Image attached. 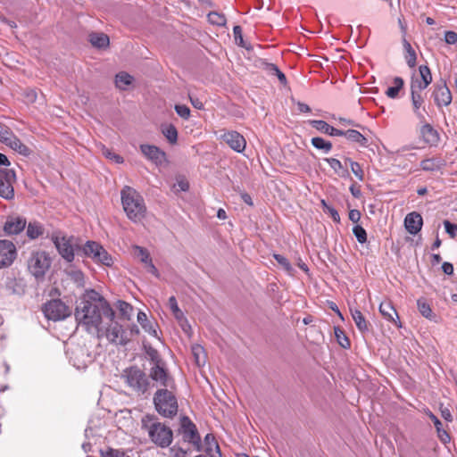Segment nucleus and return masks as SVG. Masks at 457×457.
I'll return each mask as SVG.
<instances>
[{
    "label": "nucleus",
    "instance_id": "1",
    "mask_svg": "<svg viewBox=\"0 0 457 457\" xmlns=\"http://www.w3.org/2000/svg\"><path fill=\"white\" fill-rule=\"evenodd\" d=\"M123 210L133 222H140L145 216L146 207L141 195L130 187H124L120 192Z\"/></svg>",
    "mask_w": 457,
    "mask_h": 457
},
{
    "label": "nucleus",
    "instance_id": "2",
    "mask_svg": "<svg viewBox=\"0 0 457 457\" xmlns=\"http://www.w3.org/2000/svg\"><path fill=\"white\" fill-rule=\"evenodd\" d=\"M103 308L87 303L79 304L76 308L75 317L80 326L90 333H99L102 323Z\"/></svg>",
    "mask_w": 457,
    "mask_h": 457
},
{
    "label": "nucleus",
    "instance_id": "3",
    "mask_svg": "<svg viewBox=\"0 0 457 457\" xmlns=\"http://www.w3.org/2000/svg\"><path fill=\"white\" fill-rule=\"evenodd\" d=\"M154 402L156 411L163 417H172L177 414V399L168 389L158 390L154 395Z\"/></svg>",
    "mask_w": 457,
    "mask_h": 457
},
{
    "label": "nucleus",
    "instance_id": "4",
    "mask_svg": "<svg viewBox=\"0 0 457 457\" xmlns=\"http://www.w3.org/2000/svg\"><path fill=\"white\" fill-rule=\"evenodd\" d=\"M50 266L51 258L44 251L32 252L27 260L28 270L37 279L44 278Z\"/></svg>",
    "mask_w": 457,
    "mask_h": 457
},
{
    "label": "nucleus",
    "instance_id": "5",
    "mask_svg": "<svg viewBox=\"0 0 457 457\" xmlns=\"http://www.w3.org/2000/svg\"><path fill=\"white\" fill-rule=\"evenodd\" d=\"M125 383L137 395L144 394L149 386L148 378L144 371L137 367H130L123 371Z\"/></svg>",
    "mask_w": 457,
    "mask_h": 457
},
{
    "label": "nucleus",
    "instance_id": "6",
    "mask_svg": "<svg viewBox=\"0 0 457 457\" xmlns=\"http://www.w3.org/2000/svg\"><path fill=\"white\" fill-rule=\"evenodd\" d=\"M147 428L148 436L151 440L160 447H168L172 442L171 429L160 422H154Z\"/></svg>",
    "mask_w": 457,
    "mask_h": 457
},
{
    "label": "nucleus",
    "instance_id": "7",
    "mask_svg": "<svg viewBox=\"0 0 457 457\" xmlns=\"http://www.w3.org/2000/svg\"><path fill=\"white\" fill-rule=\"evenodd\" d=\"M114 316L110 319L106 318L110 323L106 328H101V331L97 334L98 337H105L110 343L116 345H125L128 342L126 332L122 326L117 321L113 320Z\"/></svg>",
    "mask_w": 457,
    "mask_h": 457
},
{
    "label": "nucleus",
    "instance_id": "8",
    "mask_svg": "<svg viewBox=\"0 0 457 457\" xmlns=\"http://www.w3.org/2000/svg\"><path fill=\"white\" fill-rule=\"evenodd\" d=\"M84 253L91 258L96 263L111 267L113 264L112 257L99 244L88 241L83 247Z\"/></svg>",
    "mask_w": 457,
    "mask_h": 457
},
{
    "label": "nucleus",
    "instance_id": "9",
    "mask_svg": "<svg viewBox=\"0 0 457 457\" xmlns=\"http://www.w3.org/2000/svg\"><path fill=\"white\" fill-rule=\"evenodd\" d=\"M52 240L62 257L69 262L74 260L76 244L72 237H66L61 233L53 235Z\"/></svg>",
    "mask_w": 457,
    "mask_h": 457
},
{
    "label": "nucleus",
    "instance_id": "10",
    "mask_svg": "<svg viewBox=\"0 0 457 457\" xmlns=\"http://www.w3.org/2000/svg\"><path fill=\"white\" fill-rule=\"evenodd\" d=\"M43 312L48 320H61L71 315L70 308L61 300L49 301L44 305Z\"/></svg>",
    "mask_w": 457,
    "mask_h": 457
},
{
    "label": "nucleus",
    "instance_id": "11",
    "mask_svg": "<svg viewBox=\"0 0 457 457\" xmlns=\"http://www.w3.org/2000/svg\"><path fill=\"white\" fill-rule=\"evenodd\" d=\"M0 142L22 155H29V149L5 125L0 123Z\"/></svg>",
    "mask_w": 457,
    "mask_h": 457
},
{
    "label": "nucleus",
    "instance_id": "12",
    "mask_svg": "<svg viewBox=\"0 0 457 457\" xmlns=\"http://www.w3.org/2000/svg\"><path fill=\"white\" fill-rule=\"evenodd\" d=\"M16 181V174L12 169L3 168L0 170V196L4 199H12L14 196L13 184Z\"/></svg>",
    "mask_w": 457,
    "mask_h": 457
},
{
    "label": "nucleus",
    "instance_id": "13",
    "mask_svg": "<svg viewBox=\"0 0 457 457\" xmlns=\"http://www.w3.org/2000/svg\"><path fill=\"white\" fill-rule=\"evenodd\" d=\"M84 303L102 307L105 318L112 319L114 316L112 309L107 304L104 297L94 289L85 291L79 304H83Z\"/></svg>",
    "mask_w": 457,
    "mask_h": 457
},
{
    "label": "nucleus",
    "instance_id": "14",
    "mask_svg": "<svg viewBox=\"0 0 457 457\" xmlns=\"http://www.w3.org/2000/svg\"><path fill=\"white\" fill-rule=\"evenodd\" d=\"M17 257L15 245L7 239H0V269L11 266Z\"/></svg>",
    "mask_w": 457,
    "mask_h": 457
},
{
    "label": "nucleus",
    "instance_id": "15",
    "mask_svg": "<svg viewBox=\"0 0 457 457\" xmlns=\"http://www.w3.org/2000/svg\"><path fill=\"white\" fill-rule=\"evenodd\" d=\"M432 82V75L427 65H421L419 68V74L412 75L411 79V88L423 91Z\"/></svg>",
    "mask_w": 457,
    "mask_h": 457
},
{
    "label": "nucleus",
    "instance_id": "16",
    "mask_svg": "<svg viewBox=\"0 0 457 457\" xmlns=\"http://www.w3.org/2000/svg\"><path fill=\"white\" fill-rule=\"evenodd\" d=\"M140 150L144 156L155 165L160 166L166 162L165 153L155 145L143 144L140 145Z\"/></svg>",
    "mask_w": 457,
    "mask_h": 457
},
{
    "label": "nucleus",
    "instance_id": "17",
    "mask_svg": "<svg viewBox=\"0 0 457 457\" xmlns=\"http://www.w3.org/2000/svg\"><path fill=\"white\" fill-rule=\"evenodd\" d=\"M220 138L228 144V145L237 153H242L245 146L246 141L245 137L237 131H227L224 132Z\"/></svg>",
    "mask_w": 457,
    "mask_h": 457
},
{
    "label": "nucleus",
    "instance_id": "18",
    "mask_svg": "<svg viewBox=\"0 0 457 457\" xmlns=\"http://www.w3.org/2000/svg\"><path fill=\"white\" fill-rule=\"evenodd\" d=\"M411 99L412 111L415 116L417 117L420 123H423L426 120V110L424 107V96L422 95V91L411 88Z\"/></svg>",
    "mask_w": 457,
    "mask_h": 457
},
{
    "label": "nucleus",
    "instance_id": "19",
    "mask_svg": "<svg viewBox=\"0 0 457 457\" xmlns=\"http://www.w3.org/2000/svg\"><path fill=\"white\" fill-rule=\"evenodd\" d=\"M134 250V255L139 259V261L145 265V268L147 272L151 273L156 278H159V271L156 269V267L154 265L152 259L150 257L149 253L146 249L135 245L133 247Z\"/></svg>",
    "mask_w": 457,
    "mask_h": 457
},
{
    "label": "nucleus",
    "instance_id": "20",
    "mask_svg": "<svg viewBox=\"0 0 457 457\" xmlns=\"http://www.w3.org/2000/svg\"><path fill=\"white\" fill-rule=\"evenodd\" d=\"M181 428L184 440L198 446L200 436L196 431L195 426L187 417H184L181 420Z\"/></svg>",
    "mask_w": 457,
    "mask_h": 457
},
{
    "label": "nucleus",
    "instance_id": "21",
    "mask_svg": "<svg viewBox=\"0 0 457 457\" xmlns=\"http://www.w3.org/2000/svg\"><path fill=\"white\" fill-rule=\"evenodd\" d=\"M26 220L19 216L9 217L4 226V231L7 235H16L26 227Z\"/></svg>",
    "mask_w": 457,
    "mask_h": 457
},
{
    "label": "nucleus",
    "instance_id": "22",
    "mask_svg": "<svg viewBox=\"0 0 457 457\" xmlns=\"http://www.w3.org/2000/svg\"><path fill=\"white\" fill-rule=\"evenodd\" d=\"M422 217L416 212L408 213L404 219V227L406 230L411 235H416L419 233L422 228Z\"/></svg>",
    "mask_w": 457,
    "mask_h": 457
},
{
    "label": "nucleus",
    "instance_id": "23",
    "mask_svg": "<svg viewBox=\"0 0 457 457\" xmlns=\"http://www.w3.org/2000/svg\"><path fill=\"white\" fill-rule=\"evenodd\" d=\"M433 96L438 106H447L452 102L451 92L445 84L436 85Z\"/></svg>",
    "mask_w": 457,
    "mask_h": 457
},
{
    "label": "nucleus",
    "instance_id": "24",
    "mask_svg": "<svg viewBox=\"0 0 457 457\" xmlns=\"http://www.w3.org/2000/svg\"><path fill=\"white\" fill-rule=\"evenodd\" d=\"M137 319V322L146 333L154 337L159 338L156 329L157 324L154 321L148 320L147 315L144 312H139Z\"/></svg>",
    "mask_w": 457,
    "mask_h": 457
},
{
    "label": "nucleus",
    "instance_id": "25",
    "mask_svg": "<svg viewBox=\"0 0 457 457\" xmlns=\"http://www.w3.org/2000/svg\"><path fill=\"white\" fill-rule=\"evenodd\" d=\"M310 124L312 128L316 129L317 130L320 131L321 133L329 135V136H343V130L335 129L334 127L330 126L328 123H327L324 120H310Z\"/></svg>",
    "mask_w": 457,
    "mask_h": 457
},
{
    "label": "nucleus",
    "instance_id": "26",
    "mask_svg": "<svg viewBox=\"0 0 457 457\" xmlns=\"http://www.w3.org/2000/svg\"><path fill=\"white\" fill-rule=\"evenodd\" d=\"M150 377L152 379L158 381L161 385L168 386L170 378L163 367L161 366V362L154 364L150 371Z\"/></svg>",
    "mask_w": 457,
    "mask_h": 457
},
{
    "label": "nucleus",
    "instance_id": "27",
    "mask_svg": "<svg viewBox=\"0 0 457 457\" xmlns=\"http://www.w3.org/2000/svg\"><path fill=\"white\" fill-rule=\"evenodd\" d=\"M421 124L422 126L420 128V134L424 141L430 145L436 144L439 140L438 133L436 130L434 129L430 124L426 123V120Z\"/></svg>",
    "mask_w": 457,
    "mask_h": 457
},
{
    "label": "nucleus",
    "instance_id": "28",
    "mask_svg": "<svg viewBox=\"0 0 457 457\" xmlns=\"http://www.w3.org/2000/svg\"><path fill=\"white\" fill-rule=\"evenodd\" d=\"M403 47L404 59L407 65L410 68H414L417 62V54L414 48L412 47L411 43L405 38V37H403Z\"/></svg>",
    "mask_w": 457,
    "mask_h": 457
},
{
    "label": "nucleus",
    "instance_id": "29",
    "mask_svg": "<svg viewBox=\"0 0 457 457\" xmlns=\"http://www.w3.org/2000/svg\"><path fill=\"white\" fill-rule=\"evenodd\" d=\"M89 41L95 47L106 48L110 44L109 37L104 32H92L89 35Z\"/></svg>",
    "mask_w": 457,
    "mask_h": 457
},
{
    "label": "nucleus",
    "instance_id": "30",
    "mask_svg": "<svg viewBox=\"0 0 457 457\" xmlns=\"http://www.w3.org/2000/svg\"><path fill=\"white\" fill-rule=\"evenodd\" d=\"M445 165V162L441 158H430L423 160L420 162V167L426 171H436L441 170Z\"/></svg>",
    "mask_w": 457,
    "mask_h": 457
},
{
    "label": "nucleus",
    "instance_id": "31",
    "mask_svg": "<svg viewBox=\"0 0 457 457\" xmlns=\"http://www.w3.org/2000/svg\"><path fill=\"white\" fill-rule=\"evenodd\" d=\"M379 312L382 316L389 321L395 322V317L399 319L395 309L390 302H382L379 305Z\"/></svg>",
    "mask_w": 457,
    "mask_h": 457
},
{
    "label": "nucleus",
    "instance_id": "32",
    "mask_svg": "<svg viewBox=\"0 0 457 457\" xmlns=\"http://www.w3.org/2000/svg\"><path fill=\"white\" fill-rule=\"evenodd\" d=\"M133 81L134 78L125 71L119 72L115 77V85L120 90H127Z\"/></svg>",
    "mask_w": 457,
    "mask_h": 457
},
{
    "label": "nucleus",
    "instance_id": "33",
    "mask_svg": "<svg viewBox=\"0 0 457 457\" xmlns=\"http://www.w3.org/2000/svg\"><path fill=\"white\" fill-rule=\"evenodd\" d=\"M191 351L196 366H204L206 362V353L204 347L200 345H194Z\"/></svg>",
    "mask_w": 457,
    "mask_h": 457
},
{
    "label": "nucleus",
    "instance_id": "34",
    "mask_svg": "<svg viewBox=\"0 0 457 457\" xmlns=\"http://www.w3.org/2000/svg\"><path fill=\"white\" fill-rule=\"evenodd\" d=\"M428 417L433 421V423L436 428V432H437V436H438L439 439L444 444L450 442V436L445 429H443L441 421L432 412L428 413Z\"/></svg>",
    "mask_w": 457,
    "mask_h": 457
},
{
    "label": "nucleus",
    "instance_id": "35",
    "mask_svg": "<svg viewBox=\"0 0 457 457\" xmlns=\"http://www.w3.org/2000/svg\"><path fill=\"white\" fill-rule=\"evenodd\" d=\"M403 84H404V82L402 78H400V77L394 78L393 86L389 87L386 91V96H388L389 98H392V99L396 98L399 95V91L403 88Z\"/></svg>",
    "mask_w": 457,
    "mask_h": 457
},
{
    "label": "nucleus",
    "instance_id": "36",
    "mask_svg": "<svg viewBox=\"0 0 457 457\" xmlns=\"http://www.w3.org/2000/svg\"><path fill=\"white\" fill-rule=\"evenodd\" d=\"M44 233V227L37 221H31L27 227V236L30 239H36Z\"/></svg>",
    "mask_w": 457,
    "mask_h": 457
},
{
    "label": "nucleus",
    "instance_id": "37",
    "mask_svg": "<svg viewBox=\"0 0 457 457\" xmlns=\"http://www.w3.org/2000/svg\"><path fill=\"white\" fill-rule=\"evenodd\" d=\"M351 314L357 328L361 332L367 331L368 324L362 313L357 309H351Z\"/></svg>",
    "mask_w": 457,
    "mask_h": 457
},
{
    "label": "nucleus",
    "instance_id": "38",
    "mask_svg": "<svg viewBox=\"0 0 457 457\" xmlns=\"http://www.w3.org/2000/svg\"><path fill=\"white\" fill-rule=\"evenodd\" d=\"M343 136L352 142L358 143L360 145H367V138L357 130L348 129L343 131Z\"/></svg>",
    "mask_w": 457,
    "mask_h": 457
},
{
    "label": "nucleus",
    "instance_id": "39",
    "mask_svg": "<svg viewBox=\"0 0 457 457\" xmlns=\"http://www.w3.org/2000/svg\"><path fill=\"white\" fill-rule=\"evenodd\" d=\"M204 450L210 455L212 456V453L216 452L220 453V447L215 440V437L212 434H207L204 437Z\"/></svg>",
    "mask_w": 457,
    "mask_h": 457
},
{
    "label": "nucleus",
    "instance_id": "40",
    "mask_svg": "<svg viewBox=\"0 0 457 457\" xmlns=\"http://www.w3.org/2000/svg\"><path fill=\"white\" fill-rule=\"evenodd\" d=\"M162 132L170 144H175L177 142L178 130L172 124L163 125Z\"/></svg>",
    "mask_w": 457,
    "mask_h": 457
},
{
    "label": "nucleus",
    "instance_id": "41",
    "mask_svg": "<svg viewBox=\"0 0 457 457\" xmlns=\"http://www.w3.org/2000/svg\"><path fill=\"white\" fill-rule=\"evenodd\" d=\"M208 22L212 26L223 27L227 23L225 16L217 12H211L208 16Z\"/></svg>",
    "mask_w": 457,
    "mask_h": 457
},
{
    "label": "nucleus",
    "instance_id": "42",
    "mask_svg": "<svg viewBox=\"0 0 457 457\" xmlns=\"http://www.w3.org/2000/svg\"><path fill=\"white\" fill-rule=\"evenodd\" d=\"M85 353L82 349H79L74 353V356L71 357V361L73 363V366H75L78 370L85 369L87 365V363L90 361V357L87 355V360L79 361V357H84Z\"/></svg>",
    "mask_w": 457,
    "mask_h": 457
},
{
    "label": "nucleus",
    "instance_id": "43",
    "mask_svg": "<svg viewBox=\"0 0 457 457\" xmlns=\"http://www.w3.org/2000/svg\"><path fill=\"white\" fill-rule=\"evenodd\" d=\"M67 274L79 287H83L85 285V277L81 270L71 268L67 270Z\"/></svg>",
    "mask_w": 457,
    "mask_h": 457
},
{
    "label": "nucleus",
    "instance_id": "44",
    "mask_svg": "<svg viewBox=\"0 0 457 457\" xmlns=\"http://www.w3.org/2000/svg\"><path fill=\"white\" fill-rule=\"evenodd\" d=\"M172 314H173L174 318L177 320V321L179 322V324L181 327V328L183 329V331L185 333L188 334L191 329V326L189 325L183 312L179 309V310H178V312H173Z\"/></svg>",
    "mask_w": 457,
    "mask_h": 457
},
{
    "label": "nucleus",
    "instance_id": "45",
    "mask_svg": "<svg viewBox=\"0 0 457 457\" xmlns=\"http://www.w3.org/2000/svg\"><path fill=\"white\" fill-rule=\"evenodd\" d=\"M312 144L315 148L322 150L325 153H328L332 148V144L322 137H313Z\"/></svg>",
    "mask_w": 457,
    "mask_h": 457
},
{
    "label": "nucleus",
    "instance_id": "46",
    "mask_svg": "<svg viewBox=\"0 0 457 457\" xmlns=\"http://www.w3.org/2000/svg\"><path fill=\"white\" fill-rule=\"evenodd\" d=\"M117 307L121 314V316L126 319V320H129L131 315H132V312H133V307L132 305H130L129 303L124 302V301H119L117 303Z\"/></svg>",
    "mask_w": 457,
    "mask_h": 457
},
{
    "label": "nucleus",
    "instance_id": "47",
    "mask_svg": "<svg viewBox=\"0 0 457 457\" xmlns=\"http://www.w3.org/2000/svg\"><path fill=\"white\" fill-rule=\"evenodd\" d=\"M417 306H418L419 312L421 313L422 316H424L425 318H428V319H431L432 310L425 299H423V298L419 299L417 301Z\"/></svg>",
    "mask_w": 457,
    "mask_h": 457
},
{
    "label": "nucleus",
    "instance_id": "48",
    "mask_svg": "<svg viewBox=\"0 0 457 457\" xmlns=\"http://www.w3.org/2000/svg\"><path fill=\"white\" fill-rule=\"evenodd\" d=\"M233 34H234V41H235L236 45L246 49L247 51H250L253 49L252 45L244 39L243 35H242V30H233Z\"/></svg>",
    "mask_w": 457,
    "mask_h": 457
},
{
    "label": "nucleus",
    "instance_id": "49",
    "mask_svg": "<svg viewBox=\"0 0 457 457\" xmlns=\"http://www.w3.org/2000/svg\"><path fill=\"white\" fill-rule=\"evenodd\" d=\"M334 331L337 343L345 349L349 348L350 341L348 337L345 336V332L339 328H335Z\"/></svg>",
    "mask_w": 457,
    "mask_h": 457
},
{
    "label": "nucleus",
    "instance_id": "50",
    "mask_svg": "<svg viewBox=\"0 0 457 457\" xmlns=\"http://www.w3.org/2000/svg\"><path fill=\"white\" fill-rule=\"evenodd\" d=\"M345 163H349L352 172L359 180L362 181L364 179V172L358 162H353L351 159H347L345 160Z\"/></svg>",
    "mask_w": 457,
    "mask_h": 457
},
{
    "label": "nucleus",
    "instance_id": "51",
    "mask_svg": "<svg viewBox=\"0 0 457 457\" xmlns=\"http://www.w3.org/2000/svg\"><path fill=\"white\" fill-rule=\"evenodd\" d=\"M353 233L359 243L363 244L367 241L366 230L360 225H355L353 228Z\"/></svg>",
    "mask_w": 457,
    "mask_h": 457
},
{
    "label": "nucleus",
    "instance_id": "52",
    "mask_svg": "<svg viewBox=\"0 0 457 457\" xmlns=\"http://www.w3.org/2000/svg\"><path fill=\"white\" fill-rule=\"evenodd\" d=\"M268 71L271 73V74H274L278 77V80L280 81V83L282 84H286L287 83V78L285 76V74L279 71V69L275 65V64H269L268 65Z\"/></svg>",
    "mask_w": 457,
    "mask_h": 457
},
{
    "label": "nucleus",
    "instance_id": "53",
    "mask_svg": "<svg viewBox=\"0 0 457 457\" xmlns=\"http://www.w3.org/2000/svg\"><path fill=\"white\" fill-rule=\"evenodd\" d=\"M274 258L283 267L285 270H287L288 273H291L293 268L286 257L280 254H274Z\"/></svg>",
    "mask_w": 457,
    "mask_h": 457
},
{
    "label": "nucleus",
    "instance_id": "54",
    "mask_svg": "<svg viewBox=\"0 0 457 457\" xmlns=\"http://www.w3.org/2000/svg\"><path fill=\"white\" fill-rule=\"evenodd\" d=\"M325 161L336 173L340 174V171L343 170V165L339 160L336 158H326Z\"/></svg>",
    "mask_w": 457,
    "mask_h": 457
},
{
    "label": "nucleus",
    "instance_id": "55",
    "mask_svg": "<svg viewBox=\"0 0 457 457\" xmlns=\"http://www.w3.org/2000/svg\"><path fill=\"white\" fill-rule=\"evenodd\" d=\"M24 101L27 104H33L37 99V93L35 89H27L24 94Z\"/></svg>",
    "mask_w": 457,
    "mask_h": 457
},
{
    "label": "nucleus",
    "instance_id": "56",
    "mask_svg": "<svg viewBox=\"0 0 457 457\" xmlns=\"http://www.w3.org/2000/svg\"><path fill=\"white\" fill-rule=\"evenodd\" d=\"M176 112L183 119H187L190 115V109L187 105L178 104L175 106Z\"/></svg>",
    "mask_w": 457,
    "mask_h": 457
},
{
    "label": "nucleus",
    "instance_id": "57",
    "mask_svg": "<svg viewBox=\"0 0 457 457\" xmlns=\"http://www.w3.org/2000/svg\"><path fill=\"white\" fill-rule=\"evenodd\" d=\"M177 191H187L189 188L188 182L183 178H178L177 183L174 185Z\"/></svg>",
    "mask_w": 457,
    "mask_h": 457
},
{
    "label": "nucleus",
    "instance_id": "58",
    "mask_svg": "<svg viewBox=\"0 0 457 457\" xmlns=\"http://www.w3.org/2000/svg\"><path fill=\"white\" fill-rule=\"evenodd\" d=\"M444 225L445 231L451 237H454L457 234V225L451 223L449 220H445Z\"/></svg>",
    "mask_w": 457,
    "mask_h": 457
},
{
    "label": "nucleus",
    "instance_id": "59",
    "mask_svg": "<svg viewBox=\"0 0 457 457\" xmlns=\"http://www.w3.org/2000/svg\"><path fill=\"white\" fill-rule=\"evenodd\" d=\"M103 154H104V155L106 158H108V159H110V160L114 161L116 163H122V162H123V158H122L120 155L116 154H114V153H112V152H111L110 150H108V149H104V150L103 151Z\"/></svg>",
    "mask_w": 457,
    "mask_h": 457
},
{
    "label": "nucleus",
    "instance_id": "60",
    "mask_svg": "<svg viewBox=\"0 0 457 457\" xmlns=\"http://www.w3.org/2000/svg\"><path fill=\"white\" fill-rule=\"evenodd\" d=\"M322 204L326 208V211L330 214L334 221L339 222L340 221V216L336 209H334L331 206L327 205L324 200H322Z\"/></svg>",
    "mask_w": 457,
    "mask_h": 457
},
{
    "label": "nucleus",
    "instance_id": "61",
    "mask_svg": "<svg viewBox=\"0 0 457 457\" xmlns=\"http://www.w3.org/2000/svg\"><path fill=\"white\" fill-rule=\"evenodd\" d=\"M445 39L447 44H455L457 42V34L453 30H447Z\"/></svg>",
    "mask_w": 457,
    "mask_h": 457
},
{
    "label": "nucleus",
    "instance_id": "62",
    "mask_svg": "<svg viewBox=\"0 0 457 457\" xmlns=\"http://www.w3.org/2000/svg\"><path fill=\"white\" fill-rule=\"evenodd\" d=\"M361 212L358 210H351L349 212V219L353 223L359 222V220H361Z\"/></svg>",
    "mask_w": 457,
    "mask_h": 457
},
{
    "label": "nucleus",
    "instance_id": "63",
    "mask_svg": "<svg viewBox=\"0 0 457 457\" xmlns=\"http://www.w3.org/2000/svg\"><path fill=\"white\" fill-rule=\"evenodd\" d=\"M172 457H187V451L181 448H171Z\"/></svg>",
    "mask_w": 457,
    "mask_h": 457
},
{
    "label": "nucleus",
    "instance_id": "64",
    "mask_svg": "<svg viewBox=\"0 0 457 457\" xmlns=\"http://www.w3.org/2000/svg\"><path fill=\"white\" fill-rule=\"evenodd\" d=\"M106 457H129L124 452L120 450H111Z\"/></svg>",
    "mask_w": 457,
    "mask_h": 457
}]
</instances>
